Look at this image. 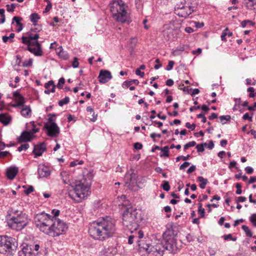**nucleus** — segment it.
<instances>
[{
  "label": "nucleus",
  "mask_w": 256,
  "mask_h": 256,
  "mask_svg": "<svg viewBox=\"0 0 256 256\" xmlns=\"http://www.w3.org/2000/svg\"><path fill=\"white\" fill-rule=\"evenodd\" d=\"M38 173L40 178L47 177L50 174V168L44 164L38 166Z\"/></svg>",
  "instance_id": "nucleus-15"
},
{
  "label": "nucleus",
  "mask_w": 256,
  "mask_h": 256,
  "mask_svg": "<svg viewBox=\"0 0 256 256\" xmlns=\"http://www.w3.org/2000/svg\"><path fill=\"white\" fill-rule=\"evenodd\" d=\"M32 59H30L29 60H26L23 62L22 66L24 67L30 66L32 65Z\"/></svg>",
  "instance_id": "nucleus-51"
},
{
  "label": "nucleus",
  "mask_w": 256,
  "mask_h": 256,
  "mask_svg": "<svg viewBox=\"0 0 256 256\" xmlns=\"http://www.w3.org/2000/svg\"><path fill=\"white\" fill-rule=\"evenodd\" d=\"M55 85L54 84V82L52 80H50L48 82H46L44 84V87L46 89L49 90L51 87V92H55Z\"/></svg>",
  "instance_id": "nucleus-33"
},
{
  "label": "nucleus",
  "mask_w": 256,
  "mask_h": 256,
  "mask_svg": "<svg viewBox=\"0 0 256 256\" xmlns=\"http://www.w3.org/2000/svg\"><path fill=\"white\" fill-rule=\"evenodd\" d=\"M154 246L156 248V253L158 254V256H162L165 250L162 240L160 242L158 241Z\"/></svg>",
  "instance_id": "nucleus-22"
},
{
  "label": "nucleus",
  "mask_w": 256,
  "mask_h": 256,
  "mask_svg": "<svg viewBox=\"0 0 256 256\" xmlns=\"http://www.w3.org/2000/svg\"><path fill=\"white\" fill-rule=\"evenodd\" d=\"M236 188H237L236 190V194H240L242 192V190H241L242 185L240 183H237L236 184Z\"/></svg>",
  "instance_id": "nucleus-53"
},
{
  "label": "nucleus",
  "mask_w": 256,
  "mask_h": 256,
  "mask_svg": "<svg viewBox=\"0 0 256 256\" xmlns=\"http://www.w3.org/2000/svg\"><path fill=\"white\" fill-rule=\"evenodd\" d=\"M156 252L154 246L151 244L147 254L150 256H158V254H157Z\"/></svg>",
  "instance_id": "nucleus-34"
},
{
  "label": "nucleus",
  "mask_w": 256,
  "mask_h": 256,
  "mask_svg": "<svg viewBox=\"0 0 256 256\" xmlns=\"http://www.w3.org/2000/svg\"><path fill=\"white\" fill-rule=\"evenodd\" d=\"M12 120V118L6 113L0 114V122L4 126L8 124Z\"/></svg>",
  "instance_id": "nucleus-21"
},
{
  "label": "nucleus",
  "mask_w": 256,
  "mask_h": 256,
  "mask_svg": "<svg viewBox=\"0 0 256 256\" xmlns=\"http://www.w3.org/2000/svg\"><path fill=\"white\" fill-rule=\"evenodd\" d=\"M14 213L16 214V216H14L15 218H18V220L22 224V226H26L28 223L27 215L22 212H20L18 213V211L17 210H14Z\"/></svg>",
  "instance_id": "nucleus-14"
},
{
  "label": "nucleus",
  "mask_w": 256,
  "mask_h": 256,
  "mask_svg": "<svg viewBox=\"0 0 256 256\" xmlns=\"http://www.w3.org/2000/svg\"><path fill=\"white\" fill-rule=\"evenodd\" d=\"M194 10V7L188 6L182 9L176 10L175 14L180 17L186 18Z\"/></svg>",
  "instance_id": "nucleus-11"
},
{
  "label": "nucleus",
  "mask_w": 256,
  "mask_h": 256,
  "mask_svg": "<svg viewBox=\"0 0 256 256\" xmlns=\"http://www.w3.org/2000/svg\"><path fill=\"white\" fill-rule=\"evenodd\" d=\"M242 118L244 120H248L250 122H252V116H249V114L248 112H246V113L243 116H242Z\"/></svg>",
  "instance_id": "nucleus-58"
},
{
  "label": "nucleus",
  "mask_w": 256,
  "mask_h": 256,
  "mask_svg": "<svg viewBox=\"0 0 256 256\" xmlns=\"http://www.w3.org/2000/svg\"><path fill=\"white\" fill-rule=\"evenodd\" d=\"M13 96L16 98V100L17 102V104L13 105L14 107L22 106L24 105L25 102L24 98L20 94V92H14L13 94Z\"/></svg>",
  "instance_id": "nucleus-20"
},
{
  "label": "nucleus",
  "mask_w": 256,
  "mask_h": 256,
  "mask_svg": "<svg viewBox=\"0 0 256 256\" xmlns=\"http://www.w3.org/2000/svg\"><path fill=\"white\" fill-rule=\"evenodd\" d=\"M163 35L168 40H170L172 39L173 34L172 30L171 28H167L163 31Z\"/></svg>",
  "instance_id": "nucleus-27"
},
{
  "label": "nucleus",
  "mask_w": 256,
  "mask_h": 256,
  "mask_svg": "<svg viewBox=\"0 0 256 256\" xmlns=\"http://www.w3.org/2000/svg\"><path fill=\"white\" fill-rule=\"evenodd\" d=\"M48 116L49 117L48 119V122H50V124H51L52 122H53L54 120L52 119V117H56V114H48Z\"/></svg>",
  "instance_id": "nucleus-62"
},
{
  "label": "nucleus",
  "mask_w": 256,
  "mask_h": 256,
  "mask_svg": "<svg viewBox=\"0 0 256 256\" xmlns=\"http://www.w3.org/2000/svg\"><path fill=\"white\" fill-rule=\"evenodd\" d=\"M197 180L200 182V187L202 189L204 188L206 184L208 183V180L202 176L198 177Z\"/></svg>",
  "instance_id": "nucleus-29"
},
{
  "label": "nucleus",
  "mask_w": 256,
  "mask_h": 256,
  "mask_svg": "<svg viewBox=\"0 0 256 256\" xmlns=\"http://www.w3.org/2000/svg\"><path fill=\"white\" fill-rule=\"evenodd\" d=\"M196 145V142L194 141H192V142H190L187 144H186L184 146V150H186L187 149H188L190 147H192V146H194Z\"/></svg>",
  "instance_id": "nucleus-46"
},
{
  "label": "nucleus",
  "mask_w": 256,
  "mask_h": 256,
  "mask_svg": "<svg viewBox=\"0 0 256 256\" xmlns=\"http://www.w3.org/2000/svg\"><path fill=\"white\" fill-rule=\"evenodd\" d=\"M7 8V10L10 12H12L14 11V10L16 8V5L14 4H7L6 6Z\"/></svg>",
  "instance_id": "nucleus-54"
},
{
  "label": "nucleus",
  "mask_w": 256,
  "mask_h": 256,
  "mask_svg": "<svg viewBox=\"0 0 256 256\" xmlns=\"http://www.w3.org/2000/svg\"><path fill=\"white\" fill-rule=\"evenodd\" d=\"M52 8V4L50 2H48V3L47 6H46V8H45V10L44 11V12H48Z\"/></svg>",
  "instance_id": "nucleus-63"
},
{
  "label": "nucleus",
  "mask_w": 256,
  "mask_h": 256,
  "mask_svg": "<svg viewBox=\"0 0 256 256\" xmlns=\"http://www.w3.org/2000/svg\"><path fill=\"white\" fill-rule=\"evenodd\" d=\"M186 126L188 128L191 129L192 130H194L196 128V124H191L190 122H188L186 124Z\"/></svg>",
  "instance_id": "nucleus-60"
},
{
  "label": "nucleus",
  "mask_w": 256,
  "mask_h": 256,
  "mask_svg": "<svg viewBox=\"0 0 256 256\" xmlns=\"http://www.w3.org/2000/svg\"><path fill=\"white\" fill-rule=\"evenodd\" d=\"M137 43V39L135 38H132L130 39V46L133 49Z\"/></svg>",
  "instance_id": "nucleus-49"
},
{
  "label": "nucleus",
  "mask_w": 256,
  "mask_h": 256,
  "mask_svg": "<svg viewBox=\"0 0 256 256\" xmlns=\"http://www.w3.org/2000/svg\"><path fill=\"white\" fill-rule=\"evenodd\" d=\"M7 224L10 228L17 231L20 230L26 227L22 226V224L18 220V218H16L15 216H12L9 219Z\"/></svg>",
  "instance_id": "nucleus-10"
},
{
  "label": "nucleus",
  "mask_w": 256,
  "mask_h": 256,
  "mask_svg": "<svg viewBox=\"0 0 256 256\" xmlns=\"http://www.w3.org/2000/svg\"><path fill=\"white\" fill-rule=\"evenodd\" d=\"M161 186L162 187L164 190L166 192H168L170 188L169 182L166 180L163 181V183L161 185Z\"/></svg>",
  "instance_id": "nucleus-38"
},
{
  "label": "nucleus",
  "mask_w": 256,
  "mask_h": 256,
  "mask_svg": "<svg viewBox=\"0 0 256 256\" xmlns=\"http://www.w3.org/2000/svg\"><path fill=\"white\" fill-rule=\"evenodd\" d=\"M51 217L44 212L37 214L34 219L36 226L41 232L53 237L64 232L68 228L66 224L60 219H52Z\"/></svg>",
  "instance_id": "nucleus-1"
},
{
  "label": "nucleus",
  "mask_w": 256,
  "mask_h": 256,
  "mask_svg": "<svg viewBox=\"0 0 256 256\" xmlns=\"http://www.w3.org/2000/svg\"><path fill=\"white\" fill-rule=\"evenodd\" d=\"M79 66V62H78V58H74V60L72 62V66L74 68H76Z\"/></svg>",
  "instance_id": "nucleus-55"
},
{
  "label": "nucleus",
  "mask_w": 256,
  "mask_h": 256,
  "mask_svg": "<svg viewBox=\"0 0 256 256\" xmlns=\"http://www.w3.org/2000/svg\"><path fill=\"white\" fill-rule=\"evenodd\" d=\"M250 220L254 226H256V214H254L252 215L250 218Z\"/></svg>",
  "instance_id": "nucleus-61"
},
{
  "label": "nucleus",
  "mask_w": 256,
  "mask_h": 256,
  "mask_svg": "<svg viewBox=\"0 0 256 256\" xmlns=\"http://www.w3.org/2000/svg\"><path fill=\"white\" fill-rule=\"evenodd\" d=\"M248 92H250V94H249V96L250 98H254L255 96L254 94V88H252V87L248 88Z\"/></svg>",
  "instance_id": "nucleus-56"
},
{
  "label": "nucleus",
  "mask_w": 256,
  "mask_h": 256,
  "mask_svg": "<svg viewBox=\"0 0 256 256\" xmlns=\"http://www.w3.org/2000/svg\"><path fill=\"white\" fill-rule=\"evenodd\" d=\"M109 8L114 20L122 23H129L128 6L122 0L112 1L109 4Z\"/></svg>",
  "instance_id": "nucleus-4"
},
{
  "label": "nucleus",
  "mask_w": 256,
  "mask_h": 256,
  "mask_svg": "<svg viewBox=\"0 0 256 256\" xmlns=\"http://www.w3.org/2000/svg\"><path fill=\"white\" fill-rule=\"evenodd\" d=\"M164 246V250H168L170 253L176 254L178 250V248L177 246L176 240V238H170V237L164 238L162 240Z\"/></svg>",
  "instance_id": "nucleus-8"
},
{
  "label": "nucleus",
  "mask_w": 256,
  "mask_h": 256,
  "mask_svg": "<svg viewBox=\"0 0 256 256\" xmlns=\"http://www.w3.org/2000/svg\"><path fill=\"white\" fill-rule=\"evenodd\" d=\"M198 212H199V214H200V216L201 218H204V214H205L204 209L202 208V204L200 203L198 204Z\"/></svg>",
  "instance_id": "nucleus-43"
},
{
  "label": "nucleus",
  "mask_w": 256,
  "mask_h": 256,
  "mask_svg": "<svg viewBox=\"0 0 256 256\" xmlns=\"http://www.w3.org/2000/svg\"><path fill=\"white\" fill-rule=\"evenodd\" d=\"M46 150V144L44 142H42L34 145L32 152L35 155L34 157L36 158L42 156Z\"/></svg>",
  "instance_id": "nucleus-13"
},
{
  "label": "nucleus",
  "mask_w": 256,
  "mask_h": 256,
  "mask_svg": "<svg viewBox=\"0 0 256 256\" xmlns=\"http://www.w3.org/2000/svg\"><path fill=\"white\" fill-rule=\"evenodd\" d=\"M92 177L90 175L76 180L72 186L73 190L68 192V196L76 202H80L90 194Z\"/></svg>",
  "instance_id": "nucleus-3"
},
{
  "label": "nucleus",
  "mask_w": 256,
  "mask_h": 256,
  "mask_svg": "<svg viewBox=\"0 0 256 256\" xmlns=\"http://www.w3.org/2000/svg\"><path fill=\"white\" fill-rule=\"evenodd\" d=\"M246 26H253L254 23L250 20H244L241 22V26L245 28Z\"/></svg>",
  "instance_id": "nucleus-39"
},
{
  "label": "nucleus",
  "mask_w": 256,
  "mask_h": 256,
  "mask_svg": "<svg viewBox=\"0 0 256 256\" xmlns=\"http://www.w3.org/2000/svg\"><path fill=\"white\" fill-rule=\"evenodd\" d=\"M14 34L12 33L10 34V36H3L2 38V40L4 42H6L8 40L10 42H14L13 38H14Z\"/></svg>",
  "instance_id": "nucleus-36"
},
{
  "label": "nucleus",
  "mask_w": 256,
  "mask_h": 256,
  "mask_svg": "<svg viewBox=\"0 0 256 256\" xmlns=\"http://www.w3.org/2000/svg\"><path fill=\"white\" fill-rule=\"evenodd\" d=\"M28 148H29V144H22L20 146H19L18 148V150L19 152H21L22 150H26L28 149Z\"/></svg>",
  "instance_id": "nucleus-48"
},
{
  "label": "nucleus",
  "mask_w": 256,
  "mask_h": 256,
  "mask_svg": "<svg viewBox=\"0 0 256 256\" xmlns=\"http://www.w3.org/2000/svg\"><path fill=\"white\" fill-rule=\"evenodd\" d=\"M242 228L248 236L252 237V233L248 226L246 225H243L242 226Z\"/></svg>",
  "instance_id": "nucleus-37"
},
{
  "label": "nucleus",
  "mask_w": 256,
  "mask_h": 256,
  "mask_svg": "<svg viewBox=\"0 0 256 256\" xmlns=\"http://www.w3.org/2000/svg\"><path fill=\"white\" fill-rule=\"evenodd\" d=\"M22 40L23 44L28 45L26 50L32 53L36 56H42L43 54L42 46L39 42H31L28 36H24L22 37Z\"/></svg>",
  "instance_id": "nucleus-7"
},
{
  "label": "nucleus",
  "mask_w": 256,
  "mask_h": 256,
  "mask_svg": "<svg viewBox=\"0 0 256 256\" xmlns=\"http://www.w3.org/2000/svg\"><path fill=\"white\" fill-rule=\"evenodd\" d=\"M232 35V33L229 31V30L226 28L224 30H223L222 34L221 35V40L222 41H226V36H231Z\"/></svg>",
  "instance_id": "nucleus-31"
},
{
  "label": "nucleus",
  "mask_w": 256,
  "mask_h": 256,
  "mask_svg": "<svg viewBox=\"0 0 256 256\" xmlns=\"http://www.w3.org/2000/svg\"><path fill=\"white\" fill-rule=\"evenodd\" d=\"M64 82H65L64 78H60V80H58V82L57 84V87L60 89L62 88V85L64 84Z\"/></svg>",
  "instance_id": "nucleus-47"
},
{
  "label": "nucleus",
  "mask_w": 256,
  "mask_h": 256,
  "mask_svg": "<svg viewBox=\"0 0 256 256\" xmlns=\"http://www.w3.org/2000/svg\"><path fill=\"white\" fill-rule=\"evenodd\" d=\"M98 78L100 83L104 84L112 78V76L110 71L102 70H100Z\"/></svg>",
  "instance_id": "nucleus-12"
},
{
  "label": "nucleus",
  "mask_w": 256,
  "mask_h": 256,
  "mask_svg": "<svg viewBox=\"0 0 256 256\" xmlns=\"http://www.w3.org/2000/svg\"><path fill=\"white\" fill-rule=\"evenodd\" d=\"M30 124H32V134H36L40 130L39 128H36V125L34 124V122H30Z\"/></svg>",
  "instance_id": "nucleus-52"
},
{
  "label": "nucleus",
  "mask_w": 256,
  "mask_h": 256,
  "mask_svg": "<svg viewBox=\"0 0 256 256\" xmlns=\"http://www.w3.org/2000/svg\"><path fill=\"white\" fill-rule=\"evenodd\" d=\"M32 134L30 132H23L21 136L18 138V142H30L32 140Z\"/></svg>",
  "instance_id": "nucleus-19"
},
{
  "label": "nucleus",
  "mask_w": 256,
  "mask_h": 256,
  "mask_svg": "<svg viewBox=\"0 0 256 256\" xmlns=\"http://www.w3.org/2000/svg\"><path fill=\"white\" fill-rule=\"evenodd\" d=\"M70 102V98L68 96H66L64 99L60 100L58 102L60 106H62L64 104H67Z\"/></svg>",
  "instance_id": "nucleus-40"
},
{
  "label": "nucleus",
  "mask_w": 256,
  "mask_h": 256,
  "mask_svg": "<svg viewBox=\"0 0 256 256\" xmlns=\"http://www.w3.org/2000/svg\"><path fill=\"white\" fill-rule=\"evenodd\" d=\"M178 231L176 226H172L170 228H168L163 234L164 238L170 237V238H175L177 236Z\"/></svg>",
  "instance_id": "nucleus-16"
},
{
  "label": "nucleus",
  "mask_w": 256,
  "mask_h": 256,
  "mask_svg": "<svg viewBox=\"0 0 256 256\" xmlns=\"http://www.w3.org/2000/svg\"><path fill=\"white\" fill-rule=\"evenodd\" d=\"M222 238L226 240H230L234 242L236 240V238H232V235L231 234H224L222 236Z\"/></svg>",
  "instance_id": "nucleus-45"
},
{
  "label": "nucleus",
  "mask_w": 256,
  "mask_h": 256,
  "mask_svg": "<svg viewBox=\"0 0 256 256\" xmlns=\"http://www.w3.org/2000/svg\"><path fill=\"white\" fill-rule=\"evenodd\" d=\"M174 61H172V60L169 61L168 64V66H166V70H171L174 66Z\"/></svg>",
  "instance_id": "nucleus-57"
},
{
  "label": "nucleus",
  "mask_w": 256,
  "mask_h": 256,
  "mask_svg": "<svg viewBox=\"0 0 256 256\" xmlns=\"http://www.w3.org/2000/svg\"><path fill=\"white\" fill-rule=\"evenodd\" d=\"M18 245V242L14 238L7 236H0V254L12 256Z\"/></svg>",
  "instance_id": "nucleus-6"
},
{
  "label": "nucleus",
  "mask_w": 256,
  "mask_h": 256,
  "mask_svg": "<svg viewBox=\"0 0 256 256\" xmlns=\"http://www.w3.org/2000/svg\"><path fill=\"white\" fill-rule=\"evenodd\" d=\"M163 153L160 154V157H168L169 156V148L168 146H165L161 148L160 150Z\"/></svg>",
  "instance_id": "nucleus-35"
},
{
  "label": "nucleus",
  "mask_w": 256,
  "mask_h": 256,
  "mask_svg": "<svg viewBox=\"0 0 256 256\" xmlns=\"http://www.w3.org/2000/svg\"><path fill=\"white\" fill-rule=\"evenodd\" d=\"M18 171V168L16 166H10L6 170V175L8 179L13 180L17 174Z\"/></svg>",
  "instance_id": "nucleus-17"
},
{
  "label": "nucleus",
  "mask_w": 256,
  "mask_h": 256,
  "mask_svg": "<svg viewBox=\"0 0 256 256\" xmlns=\"http://www.w3.org/2000/svg\"><path fill=\"white\" fill-rule=\"evenodd\" d=\"M58 56L62 59L66 60L68 58V53L64 51L63 50H60L58 52Z\"/></svg>",
  "instance_id": "nucleus-41"
},
{
  "label": "nucleus",
  "mask_w": 256,
  "mask_h": 256,
  "mask_svg": "<svg viewBox=\"0 0 256 256\" xmlns=\"http://www.w3.org/2000/svg\"><path fill=\"white\" fill-rule=\"evenodd\" d=\"M244 4L248 10H254L256 9V2L254 0H243Z\"/></svg>",
  "instance_id": "nucleus-23"
},
{
  "label": "nucleus",
  "mask_w": 256,
  "mask_h": 256,
  "mask_svg": "<svg viewBox=\"0 0 256 256\" xmlns=\"http://www.w3.org/2000/svg\"><path fill=\"white\" fill-rule=\"evenodd\" d=\"M140 211L136 208L130 207L124 211L122 215V224L130 230L131 233L137 230L138 224L142 220Z\"/></svg>",
  "instance_id": "nucleus-5"
},
{
  "label": "nucleus",
  "mask_w": 256,
  "mask_h": 256,
  "mask_svg": "<svg viewBox=\"0 0 256 256\" xmlns=\"http://www.w3.org/2000/svg\"><path fill=\"white\" fill-rule=\"evenodd\" d=\"M22 20V18L19 16H14L12 18V24L14 22H15L16 23V26L18 27V28L16 30V31L18 32H20L22 28H23V24L22 23H21V21Z\"/></svg>",
  "instance_id": "nucleus-25"
},
{
  "label": "nucleus",
  "mask_w": 256,
  "mask_h": 256,
  "mask_svg": "<svg viewBox=\"0 0 256 256\" xmlns=\"http://www.w3.org/2000/svg\"><path fill=\"white\" fill-rule=\"evenodd\" d=\"M20 111L21 114L24 117H30L31 116L32 110L30 106L23 105Z\"/></svg>",
  "instance_id": "nucleus-24"
},
{
  "label": "nucleus",
  "mask_w": 256,
  "mask_h": 256,
  "mask_svg": "<svg viewBox=\"0 0 256 256\" xmlns=\"http://www.w3.org/2000/svg\"><path fill=\"white\" fill-rule=\"evenodd\" d=\"M246 198L244 196H239L236 198V202L238 204L241 202H244L246 200Z\"/></svg>",
  "instance_id": "nucleus-59"
},
{
  "label": "nucleus",
  "mask_w": 256,
  "mask_h": 256,
  "mask_svg": "<svg viewBox=\"0 0 256 256\" xmlns=\"http://www.w3.org/2000/svg\"><path fill=\"white\" fill-rule=\"evenodd\" d=\"M34 190V188L33 186H29V187L28 188L27 190H24V193L28 195V194H30L31 192H32Z\"/></svg>",
  "instance_id": "nucleus-64"
},
{
  "label": "nucleus",
  "mask_w": 256,
  "mask_h": 256,
  "mask_svg": "<svg viewBox=\"0 0 256 256\" xmlns=\"http://www.w3.org/2000/svg\"><path fill=\"white\" fill-rule=\"evenodd\" d=\"M219 118L222 122V124H224L226 122H223L224 120H226V121H230L231 117L230 115H226V116H222L219 117Z\"/></svg>",
  "instance_id": "nucleus-44"
},
{
  "label": "nucleus",
  "mask_w": 256,
  "mask_h": 256,
  "mask_svg": "<svg viewBox=\"0 0 256 256\" xmlns=\"http://www.w3.org/2000/svg\"><path fill=\"white\" fill-rule=\"evenodd\" d=\"M44 128L47 130L48 135L51 137L57 136L60 132V128L56 122L46 124Z\"/></svg>",
  "instance_id": "nucleus-9"
},
{
  "label": "nucleus",
  "mask_w": 256,
  "mask_h": 256,
  "mask_svg": "<svg viewBox=\"0 0 256 256\" xmlns=\"http://www.w3.org/2000/svg\"><path fill=\"white\" fill-rule=\"evenodd\" d=\"M186 6H187L186 5V4H183L182 2L178 4L175 6L174 11L175 12H176V10L182 9L183 8H184Z\"/></svg>",
  "instance_id": "nucleus-50"
},
{
  "label": "nucleus",
  "mask_w": 256,
  "mask_h": 256,
  "mask_svg": "<svg viewBox=\"0 0 256 256\" xmlns=\"http://www.w3.org/2000/svg\"><path fill=\"white\" fill-rule=\"evenodd\" d=\"M60 213V211L58 210L54 209L52 211V216H50L52 219H58L57 216H59Z\"/></svg>",
  "instance_id": "nucleus-42"
},
{
  "label": "nucleus",
  "mask_w": 256,
  "mask_h": 256,
  "mask_svg": "<svg viewBox=\"0 0 256 256\" xmlns=\"http://www.w3.org/2000/svg\"><path fill=\"white\" fill-rule=\"evenodd\" d=\"M139 81L138 80H131L124 81L122 84V87L123 88H128L132 84L138 85Z\"/></svg>",
  "instance_id": "nucleus-28"
},
{
  "label": "nucleus",
  "mask_w": 256,
  "mask_h": 256,
  "mask_svg": "<svg viewBox=\"0 0 256 256\" xmlns=\"http://www.w3.org/2000/svg\"><path fill=\"white\" fill-rule=\"evenodd\" d=\"M137 242L138 243V245L141 250H144L145 252H148L151 244L146 242L143 240H138Z\"/></svg>",
  "instance_id": "nucleus-26"
},
{
  "label": "nucleus",
  "mask_w": 256,
  "mask_h": 256,
  "mask_svg": "<svg viewBox=\"0 0 256 256\" xmlns=\"http://www.w3.org/2000/svg\"><path fill=\"white\" fill-rule=\"evenodd\" d=\"M116 228L114 222L110 217L102 218L90 224L88 232L94 240H104L115 234Z\"/></svg>",
  "instance_id": "nucleus-2"
},
{
  "label": "nucleus",
  "mask_w": 256,
  "mask_h": 256,
  "mask_svg": "<svg viewBox=\"0 0 256 256\" xmlns=\"http://www.w3.org/2000/svg\"><path fill=\"white\" fill-rule=\"evenodd\" d=\"M32 250L31 246L27 245L18 252V256H35V254L32 252Z\"/></svg>",
  "instance_id": "nucleus-18"
},
{
  "label": "nucleus",
  "mask_w": 256,
  "mask_h": 256,
  "mask_svg": "<svg viewBox=\"0 0 256 256\" xmlns=\"http://www.w3.org/2000/svg\"><path fill=\"white\" fill-rule=\"evenodd\" d=\"M28 37L30 39L31 42H38V38H40L39 34H33L31 32H27Z\"/></svg>",
  "instance_id": "nucleus-30"
},
{
  "label": "nucleus",
  "mask_w": 256,
  "mask_h": 256,
  "mask_svg": "<svg viewBox=\"0 0 256 256\" xmlns=\"http://www.w3.org/2000/svg\"><path fill=\"white\" fill-rule=\"evenodd\" d=\"M39 19H40V17L37 13H33L30 16V20L34 26L36 25L37 22Z\"/></svg>",
  "instance_id": "nucleus-32"
}]
</instances>
